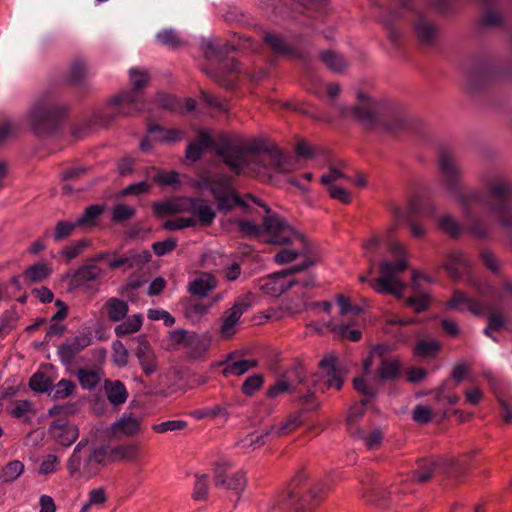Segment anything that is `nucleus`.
I'll return each instance as SVG.
<instances>
[{
    "mask_svg": "<svg viewBox=\"0 0 512 512\" xmlns=\"http://www.w3.org/2000/svg\"><path fill=\"white\" fill-rule=\"evenodd\" d=\"M357 98L358 104L351 109L352 115L368 127L376 125L380 113L379 104L363 92H359Z\"/></svg>",
    "mask_w": 512,
    "mask_h": 512,
    "instance_id": "15",
    "label": "nucleus"
},
{
    "mask_svg": "<svg viewBox=\"0 0 512 512\" xmlns=\"http://www.w3.org/2000/svg\"><path fill=\"white\" fill-rule=\"evenodd\" d=\"M154 101L158 107L169 111L178 112L182 110V102L170 94L157 93Z\"/></svg>",
    "mask_w": 512,
    "mask_h": 512,
    "instance_id": "52",
    "label": "nucleus"
},
{
    "mask_svg": "<svg viewBox=\"0 0 512 512\" xmlns=\"http://www.w3.org/2000/svg\"><path fill=\"white\" fill-rule=\"evenodd\" d=\"M79 227L78 224H76V221L70 222V221H58L55 225L54 232H53V239L56 242H60L69 236H71L74 232V230Z\"/></svg>",
    "mask_w": 512,
    "mask_h": 512,
    "instance_id": "54",
    "label": "nucleus"
},
{
    "mask_svg": "<svg viewBox=\"0 0 512 512\" xmlns=\"http://www.w3.org/2000/svg\"><path fill=\"white\" fill-rule=\"evenodd\" d=\"M108 453V447L90 445L82 439L67 460V471L75 479L88 481L100 472Z\"/></svg>",
    "mask_w": 512,
    "mask_h": 512,
    "instance_id": "6",
    "label": "nucleus"
},
{
    "mask_svg": "<svg viewBox=\"0 0 512 512\" xmlns=\"http://www.w3.org/2000/svg\"><path fill=\"white\" fill-rule=\"evenodd\" d=\"M264 383L263 376L261 374H255L248 377L242 384V393L246 396H252L258 391Z\"/></svg>",
    "mask_w": 512,
    "mask_h": 512,
    "instance_id": "62",
    "label": "nucleus"
},
{
    "mask_svg": "<svg viewBox=\"0 0 512 512\" xmlns=\"http://www.w3.org/2000/svg\"><path fill=\"white\" fill-rule=\"evenodd\" d=\"M229 223L235 227V231L239 232L244 237H258L262 232L267 234L264 223L258 225L253 221L240 219H231Z\"/></svg>",
    "mask_w": 512,
    "mask_h": 512,
    "instance_id": "37",
    "label": "nucleus"
},
{
    "mask_svg": "<svg viewBox=\"0 0 512 512\" xmlns=\"http://www.w3.org/2000/svg\"><path fill=\"white\" fill-rule=\"evenodd\" d=\"M67 112L68 106L60 102L56 96L48 94L40 97L29 113L34 133L43 136L55 131Z\"/></svg>",
    "mask_w": 512,
    "mask_h": 512,
    "instance_id": "7",
    "label": "nucleus"
},
{
    "mask_svg": "<svg viewBox=\"0 0 512 512\" xmlns=\"http://www.w3.org/2000/svg\"><path fill=\"white\" fill-rule=\"evenodd\" d=\"M180 307L184 318L193 325L199 324L211 310V304H207L203 299L192 297L181 299Z\"/></svg>",
    "mask_w": 512,
    "mask_h": 512,
    "instance_id": "16",
    "label": "nucleus"
},
{
    "mask_svg": "<svg viewBox=\"0 0 512 512\" xmlns=\"http://www.w3.org/2000/svg\"><path fill=\"white\" fill-rule=\"evenodd\" d=\"M415 32L422 44H431L436 37V28L427 19L420 17L415 22Z\"/></svg>",
    "mask_w": 512,
    "mask_h": 512,
    "instance_id": "40",
    "label": "nucleus"
},
{
    "mask_svg": "<svg viewBox=\"0 0 512 512\" xmlns=\"http://www.w3.org/2000/svg\"><path fill=\"white\" fill-rule=\"evenodd\" d=\"M218 286V280L215 275L209 272H198L196 276L187 284V292L191 296L203 299L215 290Z\"/></svg>",
    "mask_w": 512,
    "mask_h": 512,
    "instance_id": "18",
    "label": "nucleus"
},
{
    "mask_svg": "<svg viewBox=\"0 0 512 512\" xmlns=\"http://www.w3.org/2000/svg\"><path fill=\"white\" fill-rule=\"evenodd\" d=\"M264 42L278 55L298 57L296 48L289 46L284 38L278 34L267 32L264 35Z\"/></svg>",
    "mask_w": 512,
    "mask_h": 512,
    "instance_id": "27",
    "label": "nucleus"
},
{
    "mask_svg": "<svg viewBox=\"0 0 512 512\" xmlns=\"http://www.w3.org/2000/svg\"><path fill=\"white\" fill-rule=\"evenodd\" d=\"M129 75L133 89L120 92L110 100L107 107V109L110 110L107 114L109 117L108 121H112L116 114L132 116L145 109L143 103L140 101L139 90L145 87L149 82V74L146 71H139L132 68L129 71Z\"/></svg>",
    "mask_w": 512,
    "mask_h": 512,
    "instance_id": "8",
    "label": "nucleus"
},
{
    "mask_svg": "<svg viewBox=\"0 0 512 512\" xmlns=\"http://www.w3.org/2000/svg\"><path fill=\"white\" fill-rule=\"evenodd\" d=\"M246 198L263 208L267 216L264 218V228L267 231L268 242L277 245H284L296 240L304 242V237L297 233L287 221L279 215L272 213L271 209L257 196L247 194Z\"/></svg>",
    "mask_w": 512,
    "mask_h": 512,
    "instance_id": "10",
    "label": "nucleus"
},
{
    "mask_svg": "<svg viewBox=\"0 0 512 512\" xmlns=\"http://www.w3.org/2000/svg\"><path fill=\"white\" fill-rule=\"evenodd\" d=\"M105 306L108 317L112 322L125 319L129 311L128 304L124 300L115 297L108 299Z\"/></svg>",
    "mask_w": 512,
    "mask_h": 512,
    "instance_id": "38",
    "label": "nucleus"
},
{
    "mask_svg": "<svg viewBox=\"0 0 512 512\" xmlns=\"http://www.w3.org/2000/svg\"><path fill=\"white\" fill-rule=\"evenodd\" d=\"M440 350L436 340H421L414 347V355L418 358H434Z\"/></svg>",
    "mask_w": 512,
    "mask_h": 512,
    "instance_id": "47",
    "label": "nucleus"
},
{
    "mask_svg": "<svg viewBox=\"0 0 512 512\" xmlns=\"http://www.w3.org/2000/svg\"><path fill=\"white\" fill-rule=\"evenodd\" d=\"M140 454V444L136 442L120 444L110 450V455L114 460L135 461Z\"/></svg>",
    "mask_w": 512,
    "mask_h": 512,
    "instance_id": "33",
    "label": "nucleus"
},
{
    "mask_svg": "<svg viewBox=\"0 0 512 512\" xmlns=\"http://www.w3.org/2000/svg\"><path fill=\"white\" fill-rule=\"evenodd\" d=\"M141 420L132 416H122L112 425L114 435L133 436L140 430Z\"/></svg>",
    "mask_w": 512,
    "mask_h": 512,
    "instance_id": "31",
    "label": "nucleus"
},
{
    "mask_svg": "<svg viewBox=\"0 0 512 512\" xmlns=\"http://www.w3.org/2000/svg\"><path fill=\"white\" fill-rule=\"evenodd\" d=\"M449 310H458L463 311L464 309L468 310L475 316H481L484 313V304L480 303L478 300L469 297L464 292L460 290H455L451 299L447 302L446 305Z\"/></svg>",
    "mask_w": 512,
    "mask_h": 512,
    "instance_id": "21",
    "label": "nucleus"
},
{
    "mask_svg": "<svg viewBox=\"0 0 512 512\" xmlns=\"http://www.w3.org/2000/svg\"><path fill=\"white\" fill-rule=\"evenodd\" d=\"M156 40L171 49H176L185 44L178 32L174 29H163L156 34Z\"/></svg>",
    "mask_w": 512,
    "mask_h": 512,
    "instance_id": "48",
    "label": "nucleus"
},
{
    "mask_svg": "<svg viewBox=\"0 0 512 512\" xmlns=\"http://www.w3.org/2000/svg\"><path fill=\"white\" fill-rule=\"evenodd\" d=\"M103 212V205H90L84 210L83 214L76 219V224H78L79 227H94Z\"/></svg>",
    "mask_w": 512,
    "mask_h": 512,
    "instance_id": "41",
    "label": "nucleus"
},
{
    "mask_svg": "<svg viewBox=\"0 0 512 512\" xmlns=\"http://www.w3.org/2000/svg\"><path fill=\"white\" fill-rule=\"evenodd\" d=\"M52 438L61 446H71L79 437L78 427L65 419L55 420L49 427Z\"/></svg>",
    "mask_w": 512,
    "mask_h": 512,
    "instance_id": "17",
    "label": "nucleus"
},
{
    "mask_svg": "<svg viewBox=\"0 0 512 512\" xmlns=\"http://www.w3.org/2000/svg\"><path fill=\"white\" fill-rule=\"evenodd\" d=\"M87 75H88V71L86 69L85 64L82 61L77 60V61L73 62L70 66L68 76H67V81L70 84H78Z\"/></svg>",
    "mask_w": 512,
    "mask_h": 512,
    "instance_id": "59",
    "label": "nucleus"
},
{
    "mask_svg": "<svg viewBox=\"0 0 512 512\" xmlns=\"http://www.w3.org/2000/svg\"><path fill=\"white\" fill-rule=\"evenodd\" d=\"M320 58L329 69L335 72H341L347 66L346 60L341 55L333 51L321 52Z\"/></svg>",
    "mask_w": 512,
    "mask_h": 512,
    "instance_id": "50",
    "label": "nucleus"
},
{
    "mask_svg": "<svg viewBox=\"0 0 512 512\" xmlns=\"http://www.w3.org/2000/svg\"><path fill=\"white\" fill-rule=\"evenodd\" d=\"M29 386L36 392H47L52 389L51 379L42 372H36L29 380Z\"/></svg>",
    "mask_w": 512,
    "mask_h": 512,
    "instance_id": "55",
    "label": "nucleus"
},
{
    "mask_svg": "<svg viewBox=\"0 0 512 512\" xmlns=\"http://www.w3.org/2000/svg\"><path fill=\"white\" fill-rule=\"evenodd\" d=\"M216 201L220 211H230L236 206H239L244 211L248 208L246 201L243 200L233 189Z\"/></svg>",
    "mask_w": 512,
    "mask_h": 512,
    "instance_id": "44",
    "label": "nucleus"
},
{
    "mask_svg": "<svg viewBox=\"0 0 512 512\" xmlns=\"http://www.w3.org/2000/svg\"><path fill=\"white\" fill-rule=\"evenodd\" d=\"M143 324V317L141 314H134L127 317L121 324L115 327V334L118 337H123L129 334L136 333L140 330Z\"/></svg>",
    "mask_w": 512,
    "mask_h": 512,
    "instance_id": "42",
    "label": "nucleus"
},
{
    "mask_svg": "<svg viewBox=\"0 0 512 512\" xmlns=\"http://www.w3.org/2000/svg\"><path fill=\"white\" fill-rule=\"evenodd\" d=\"M24 472V464L14 460L6 464L0 472V483L6 484L15 481Z\"/></svg>",
    "mask_w": 512,
    "mask_h": 512,
    "instance_id": "46",
    "label": "nucleus"
},
{
    "mask_svg": "<svg viewBox=\"0 0 512 512\" xmlns=\"http://www.w3.org/2000/svg\"><path fill=\"white\" fill-rule=\"evenodd\" d=\"M75 389V384L69 379H61L54 386L52 385V397L54 399H64L72 395Z\"/></svg>",
    "mask_w": 512,
    "mask_h": 512,
    "instance_id": "57",
    "label": "nucleus"
},
{
    "mask_svg": "<svg viewBox=\"0 0 512 512\" xmlns=\"http://www.w3.org/2000/svg\"><path fill=\"white\" fill-rule=\"evenodd\" d=\"M435 206L422 199L416 198L410 201L408 211L405 212L401 208L394 209L395 217L400 221H407L410 224L411 235L414 238L423 237L426 229L419 223L413 220L414 217L420 216L424 218L433 217L435 214Z\"/></svg>",
    "mask_w": 512,
    "mask_h": 512,
    "instance_id": "11",
    "label": "nucleus"
},
{
    "mask_svg": "<svg viewBox=\"0 0 512 512\" xmlns=\"http://www.w3.org/2000/svg\"><path fill=\"white\" fill-rule=\"evenodd\" d=\"M439 468V463L431 459H422L418 461L417 469L406 476H401L400 479L391 484L389 488L373 487L368 489L363 494V497L367 502L383 507L398 504L400 494L414 492L417 483L429 481Z\"/></svg>",
    "mask_w": 512,
    "mask_h": 512,
    "instance_id": "4",
    "label": "nucleus"
},
{
    "mask_svg": "<svg viewBox=\"0 0 512 512\" xmlns=\"http://www.w3.org/2000/svg\"><path fill=\"white\" fill-rule=\"evenodd\" d=\"M216 154L236 175L289 173L295 169L294 158L283 154L275 144L263 137L249 139L241 144L225 142L217 147Z\"/></svg>",
    "mask_w": 512,
    "mask_h": 512,
    "instance_id": "2",
    "label": "nucleus"
},
{
    "mask_svg": "<svg viewBox=\"0 0 512 512\" xmlns=\"http://www.w3.org/2000/svg\"><path fill=\"white\" fill-rule=\"evenodd\" d=\"M439 228L452 238H457L462 233L460 224L450 215H443L438 220Z\"/></svg>",
    "mask_w": 512,
    "mask_h": 512,
    "instance_id": "53",
    "label": "nucleus"
},
{
    "mask_svg": "<svg viewBox=\"0 0 512 512\" xmlns=\"http://www.w3.org/2000/svg\"><path fill=\"white\" fill-rule=\"evenodd\" d=\"M209 189L215 200H217L232 190L231 179L227 177L213 179Z\"/></svg>",
    "mask_w": 512,
    "mask_h": 512,
    "instance_id": "56",
    "label": "nucleus"
},
{
    "mask_svg": "<svg viewBox=\"0 0 512 512\" xmlns=\"http://www.w3.org/2000/svg\"><path fill=\"white\" fill-rule=\"evenodd\" d=\"M230 463L226 461L219 462L214 470V484L218 488H225L240 495L246 488L247 478L245 472L239 470L228 474Z\"/></svg>",
    "mask_w": 512,
    "mask_h": 512,
    "instance_id": "12",
    "label": "nucleus"
},
{
    "mask_svg": "<svg viewBox=\"0 0 512 512\" xmlns=\"http://www.w3.org/2000/svg\"><path fill=\"white\" fill-rule=\"evenodd\" d=\"M128 269L134 267H141L151 260V254L148 250H142L140 252L130 251L127 254Z\"/></svg>",
    "mask_w": 512,
    "mask_h": 512,
    "instance_id": "63",
    "label": "nucleus"
},
{
    "mask_svg": "<svg viewBox=\"0 0 512 512\" xmlns=\"http://www.w3.org/2000/svg\"><path fill=\"white\" fill-rule=\"evenodd\" d=\"M302 424L300 415H289L284 421L279 424L271 425V430L275 438L287 436L296 431Z\"/></svg>",
    "mask_w": 512,
    "mask_h": 512,
    "instance_id": "36",
    "label": "nucleus"
},
{
    "mask_svg": "<svg viewBox=\"0 0 512 512\" xmlns=\"http://www.w3.org/2000/svg\"><path fill=\"white\" fill-rule=\"evenodd\" d=\"M401 363L397 359L382 358L378 368V377L381 380H393L398 377Z\"/></svg>",
    "mask_w": 512,
    "mask_h": 512,
    "instance_id": "43",
    "label": "nucleus"
},
{
    "mask_svg": "<svg viewBox=\"0 0 512 512\" xmlns=\"http://www.w3.org/2000/svg\"><path fill=\"white\" fill-rule=\"evenodd\" d=\"M439 167L444 186L448 193L461 204L464 216L469 221V231L473 236L486 238L490 233L488 226L477 219L475 215L477 209L492 213L504 229L512 228V204L510 203L512 187L506 180L496 176L484 181L485 193L472 191L463 194L462 171L450 151H440Z\"/></svg>",
    "mask_w": 512,
    "mask_h": 512,
    "instance_id": "1",
    "label": "nucleus"
},
{
    "mask_svg": "<svg viewBox=\"0 0 512 512\" xmlns=\"http://www.w3.org/2000/svg\"><path fill=\"white\" fill-rule=\"evenodd\" d=\"M186 211L191 213L203 226H210L216 217V213L213 208L202 198H191L188 197V203H186Z\"/></svg>",
    "mask_w": 512,
    "mask_h": 512,
    "instance_id": "19",
    "label": "nucleus"
},
{
    "mask_svg": "<svg viewBox=\"0 0 512 512\" xmlns=\"http://www.w3.org/2000/svg\"><path fill=\"white\" fill-rule=\"evenodd\" d=\"M385 247L391 256L397 260L395 262H381L379 265L380 277L369 281V284L378 294L400 296L405 286L398 274L405 271L408 267L406 248L402 243L395 240L387 241Z\"/></svg>",
    "mask_w": 512,
    "mask_h": 512,
    "instance_id": "5",
    "label": "nucleus"
},
{
    "mask_svg": "<svg viewBox=\"0 0 512 512\" xmlns=\"http://www.w3.org/2000/svg\"><path fill=\"white\" fill-rule=\"evenodd\" d=\"M186 203H188V197H176L155 202L152 209L157 217H164L169 214L185 212L187 209Z\"/></svg>",
    "mask_w": 512,
    "mask_h": 512,
    "instance_id": "24",
    "label": "nucleus"
},
{
    "mask_svg": "<svg viewBox=\"0 0 512 512\" xmlns=\"http://www.w3.org/2000/svg\"><path fill=\"white\" fill-rule=\"evenodd\" d=\"M494 305L492 302L484 304V311L489 310L487 317L489 329L499 332L506 328V318L500 311L494 309Z\"/></svg>",
    "mask_w": 512,
    "mask_h": 512,
    "instance_id": "49",
    "label": "nucleus"
},
{
    "mask_svg": "<svg viewBox=\"0 0 512 512\" xmlns=\"http://www.w3.org/2000/svg\"><path fill=\"white\" fill-rule=\"evenodd\" d=\"M273 438L275 437L273 436V432L271 430V427L269 426L268 428L264 429L261 432H254L247 435L239 442V445L241 448L244 449L255 450L257 448H260Z\"/></svg>",
    "mask_w": 512,
    "mask_h": 512,
    "instance_id": "34",
    "label": "nucleus"
},
{
    "mask_svg": "<svg viewBox=\"0 0 512 512\" xmlns=\"http://www.w3.org/2000/svg\"><path fill=\"white\" fill-rule=\"evenodd\" d=\"M213 143L211 135L204 130L198 133V137L194 141H190L187 145L185 157L191 162H197Z\"/></svg>",
    "mask_w": 512,
    "mask_h": 512,
    "instance_id": "23",
    "label": "nucleus"
},
{
    "mask_svg": "<svg viewBox=\"0 0 512 512\" xmlns=\"http://www.w3.org/2000/svg\"><path fill=\"white\" fill-rule=\"evenodd\" d=\"M210 346V341L205 336L191 333L188 341L185 345L187 348V353L191 358H201L208 351Z\"/></svg>",
    "mask_w": 512,
    "mask_h": 512,
    "instance_id": "32",
    "label": "nucleus"
},
{
    "mask_svg": "<svg viewBox=\"0 0 512 512\" xmlns=\"http://www.w3.org/2000/svg\"><path fill=\"white\" fill-rule=\"evenodd\" d=\"M443 267L454 281H459L469 273L470 261L461 251H453L448 254Z\"/></svg>",
    "mask_w": 512,
    "mask_h": 512,
    "instance_id": "20",
    "label": "nucleus"
},
{
    "mask_svg": "<svg viewBox=\"0 0 512 512\" xmlns=\"http://www.w3.org/2000/svg\"><path fill=\"white\" fill-rule=\"evenodd\" d=\"M333 357H325L320 362V367L326 371V383L329 388L340 390L343 386V378L336 370Z\"/></svg>",
    "mask_w": 512,
    "mask_h": 512,
    "instance_id": "35",
    "label": "nucleus"
},
{
    "mask_svg": "<svg viewBox=\"0 0 512 512\" xmlns=\"http://www.w3.org/2000/svg\"><path fill=\"white\" fill-rule=\"evenodd\" d=\"M103 371L100 368H79L76 377L82 389L94 390L101 381Z\"/></svg>",
    "mask_w": 512,
    "mask_h": 512,
    "instance_id": "29",
    "label": "nucleus"
},
{
    "mask_svg": "<svg viewBox=\"0 0 512 512\" xmlns=\"http://www.w3.org/2000/svg\"><path fill=\"white\" fill-rule=\"evenodd\" d=\"M104 271L95 263L87 261L73 272L70 277V286L80 287L84 283L95 281L103 275Z\"/></svg>",
    "mask_w": 512,
    "mask_h": 512,
    "instance_id": "22",
    "label": "nucleus"
},
{
    "mask_svg": "<svg viewBox=\"0 0 512 512\" xmlns=\"http://www.w3.org/2000/svg\"><path fill=\"white\" fill-rule=\"evenodd\" d=\"M136 213L134 207L125 205V204H117L113 207L111 220L114 223H121L132 218Z\"/></svg>",
    "mask_w": 512,
    "mask_h": 512,
    "instance_id": "58",
    "label": "nucleus"
},
{
    "mask_svg": "<svg viewBox=\"0 0 512 512\" xmlns=\"http://www.w3.org/2000/svg\"><path fill=\"white\" fill-rule=\"evenodd\" d=\"M232 355L229 354L227 359L221 363V365H225L222 374L225 377L228 376H241L245 374L251 368L257 367L258 362L252 359H241L238 361H232Z\"/></svg>",
    "mask_w": 512,
    "mask_h": 512,
    "instance_id": "25",
    "label": "nucleus"
},
{
    "mask_svg": "<svg viewBox=\"0 0 512 512\" xmlns=\"http://www.w3.org/2000/svg\"><path fill=\"white\" fill-rule=\"evenodd\" d=\"M51 273L52 269L50 265L41 261L28 266L24 270L22 277L26 283H37L44 281L51 275Z\"/></svg>",
    "mask_w": 512,
    "mask_h": 512,
    "instance_id": "30",
    "label": "nucleus"
},
{
    "mask_svg": "<svg viewBox=\"0 0 512 512\" xmlns=\"http://www.w3.org/2000/svg\"><path fill=\"white\" fill-rule=\"evenodd\" d=\"M104 389L108 401L114 406H120L127 401L128 391L120 380H105Z\"/></svg>",
    "mask_w": 512,
    "mask_h": 512,
    "instance_id": "26",
    "label": "nucleus"
},
{
    "mask_svg": "<svg viewBox=\"0 0 512 512\" xmlns=\"http://www.w3.org/2000/svg\"><path fill=\"white\" fill-rule=\"evenodd\" d=\"M351 434L357 438L362 439L366 447L370 450L377 448L383 439V433L381 432L380 429H375L369 434H366L364 430L356 429Z\"/></svg>",
    "mask_w": 512,
    "mask_h": 512,
    "instance_id": "51",
    "label": "nucleus"
},
{
    "mask_svg": "<svg viewBox=\"0 0 512 512\" xmlns=\"http://www.w3.org/2000/svg\"><path fill=\"white\" fill-rule=\"evenodd\" d=\"M325 497V484L310 479L307 472L300 470L293 477L289 492L279 498L268 512H311Z\"/></svg>",
    "mask_w": 512,
    "mask_h": 512,
    "instance_id": "3",
    "label": "nucleus"
},
{
    "mask_svg": "<svg viewBox=\"0 0 512 512\" xmlns=\"http://www.w3.org/2000/svg\"><path fill=\"white\" fill-rule=\"evenodd\" d=\"M192 497L194 500H204L208 494V475L196 474Z\"/></svg>",
    "mask_w": 512,
    "mask_h": 512,
    "instance_id": "61",
    "label": "nucleus"
},
{
    "mask_svg": "<svg viewBox=\"0 0 512 512\" xmlns=\"http://www.w3.org/2000/svg\"><path fill=\"white\" fill-rule=\"evenodd\" d=\"M313 264L314 262L311 259L306 258L301 263H298L287 270L279 271L260 279L257 282V287L260 291L268 296L279 297L293 286H301L303 288L312 286V278L295 280L291 278V275L302 272L311 267Z\"/></svg>",
    "mask_w": 512,
    "mask_h": 512,
    "instance_id": "9",
    "label": "nucleus"
},
{
    "mask_svg": "<svg viewBox=\"0 0 512 512\" xmlns=\"http://www.w3.org/2000/svg\"><path fill=\"white\" fill-rule=\"evenodd\" d=\"M196 225L197 220L195 217H179L176 219L167 220L163 227L166 230L175 231L188 227H195Z\"/></svg>",
    "mask_w": 512,
    "mask_h": 512,
    "instance_id": "60",
    "label": "nucleus"
},
{
    "mask_svg": "<svg viewBox=\"0 0 512 512\" xmlns=\"http://www.w3.org/2000/svg\"><path fill=\"white\" fill-rule=\"evenodd\" d=\"M93 342L90 331L79 332L74 337L67 339L57 349L60 362L65 366L73 364L75 357Z\"/></svg>",
    "mask_w": 512,
    "mask_h": 512,
    "instance_id": "13",
    "label": "nucleus"
},
{
    "mask_svg": "<svg viewBox=\"0 0 512 512\" xmlns=\"http://www.w3.org/2000/svg\"><path fill=\"white\" fill-rule=\"evenodd\" d=\"M90 240L80 239L72 242L71 244L63 247L59 251V256L66 262L70 263L84 253V251L90 246Z\"/></svg>",
    "mask_w": 512,
    "mask_h": 512,
    "instance_id": "39",
    "label": "nucleus"
},
{
    "mask_svg": "<svg viewBox=\"0 0 512 512\" xmlns=\"http://www.w3.org/2000/svg\"><path fill=\"white\" fill-rule=\"evenodd\" d=\"M161 186H175L180 184L179 173L176 171H159L153 178Z\"/></svg>",
    "mask_w": 512,
    "mask_h": 512,
    "instance_id": "64",
    "label": "nucleus"
},
{
    "mask_svg": "<svg viewBox=\"0 0 512 512\" xmlns=\"http://www.w3.org/2000/svg\"><path fill=\"white\" fill-rule=\"evenodd\" d=\"M251 308L248 296L238 298L233 306L226 310L222 316L220 334L223 338L229 339L236 332V325L241 316Z\"/></svg>",
    "mask_w": 512,
    "mask_h": 512,
    "instance_id": "14",
    "label": "nucleus"
},
{
    "mask_svg": "<svg viewBox=\"0 0 512 512\" xmlns=\"http://www.w3.org/2000/svg\"><path fill=\"white\" fill-rule=\"evenodd\" d=\"M147 131L159 143L171 144L183 139V132L181 130L167 129L157 124L149 125Z\"/></svg>",
    "mask_w": 512,
    "mask_h": 512,
    "instance_id": "28",
    "label": "nucleus"
},
{
    "mask_svg": "<svg viewBox=\"0 0 512 512\" xmlns=\"http://www.w3.org/2000/svg\"><path fill=\"white\" fill-rule=\"evenodd\" d=\"M7 411L12 417L22 419L24 422L29 421L28 414L35 412L33 403L29 400H16L10 405Z\"/></svg>",
    "mask_w": 512,
    "mask_h": 512,
    "instance_id": "45",
    "label": "nucleus"
}]
</instances>
